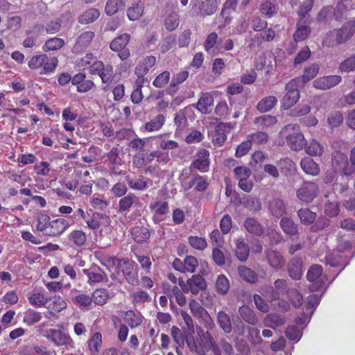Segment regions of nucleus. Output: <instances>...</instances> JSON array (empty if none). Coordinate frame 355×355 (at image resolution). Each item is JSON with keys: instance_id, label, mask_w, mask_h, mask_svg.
Returning a JSON list of instances; mask_svg holds the SVG:
<instances>
[{"instance_id": "1", "label": "nucleus", "mask_w": 355, "mask_h": 355, "mask_svg": "<svg viewBox=\"0 0 355 355\" xmlns=\"http://www.w3.org/2000/svg\"><path fill=\"white\" fill-rule=\"evenodd\" d=\"M355 33V21H347L340 28H334L324 36L322 44L328 47L347 42Z\"/></svg>"}, {"instance_id": "2", "label": "nucleus", "mask_w": 355, "mask_h": 355, "mask_svg": "<svg viewBox=\"0 0 355 355\" xmlns=\"http://www.w3.org/2000/svg\"><path fill=\"white\" fill-rule=\"evenodd\" d=\"M297 124H288L282 130L285 137L286 144L293 150H301L306 145L304 135L300 131Z\"/></svg>"}, {"instance_id": "3", "label": "nucleus", "mask_w": 355, "mask_h": 355, "mask_svg": "<svg viewBox=\"0 0 355 355\" xmlns=\"http://www.w3.org/2000/svg\"><path fill=\"white\" fill-rule=\"evenodd\" d=\"M299 79H292L285 87L286 94L282 100V107L288 110L295 105L300 98Z\"/></svg>"}, {"instance_id": "4", "label": "nucleus", "mask_w": 355, "mask_h": 355, "mask_svg": "<svg viewBox=\"0 0 355 355\" xmlns=\"http://www.w3.org/2000/svg\"><path fill=\"white\" fill-rule=\"evenodd\" d=\"M319 193V187L314 182H304L296 191L299 200L309 204L313 201Z\"/></svg>"}, {"instance_id": "5", "label": "nucleus", "mask_w": 355, "mask_h": 355, "mask_svg": "<svg viewBox=\"0 0 355 355\" xmlns=\"http://www.w3.org/2000/svg\"><path fill=\"white\" fill-rule=\"evenodd\" d=\"M192 10L198 16L205 17L214 15L218 10L217 0H192Z\"/></svg>"}, {"instance_id": "6", "label": "nucleus", "mask_w": 355, "mask_h": 355, "mask_svg": "<svg viewBox=\"0 0 355 355\" xmlns=\"http://www.w3.org/2000/svg\"><path fill=\"white\" fill-rule=\"evenodd\" d=\"M130 40V35L128 33H123L112 41L110 48L113 51L118 52V55L122 60H125L130 55V51L126 47Z\"/></svg>"}, {"instance_id": "7", "label": "nucleus", "mask_w": 355, "mask_h": 355, "mask_svg": "<svg viewBox=\"0 0 355 355\" xmlns=\"http://www.w3.org/2000/svg\"><path fill=\"white\" fill-rule=\"evenodd\" d=\"M332 165L336 171L340 172L341 175L351 177L352 171L347 156L340 151L332 153Z\"/></svg>"}, {"instance_id": "8", "label": "nucleus", "mask_w": 355, "mask_h": 355, "mask_svg": "<svg viewBox=\"0 0 355 355\" xmlns=\"http://www.w3.org/2000/svg\"><path fill=\"white\" fill-rule=\"evenodd\" d=\"M44 336L57 346L73 347V340L70 336L61 330L49 329L45 331Z\"/></svg>"}, {"instance_id": "9", "label": "nucleus", "mask_w": 355, "mask_h": 355, "mask_svg": "<svg viewBox=\"0 0 355 355\" xmlns=\"http://www.w3.org/2000/svg\"><path fill=\"white\" fill-rule=\"evenodd\" d=\"M268 209L270 214L277 219L282 218L287 214V205L279 197H273L268 200Z\"/></svg>"}, {"instance_id": "10", "label": "nucleus", "mask_w": 355, "mask_h": 355, "mask_svg": "<svg viewBox=\"0 0 355 355\" xmlns=\"http://www.w3.org/2000/svg\"><path fill=\"white\" fill-rule=\"evenodd\" d=\"M322 272L323 268L320 265L314 264L309 268L306 274V278L310 282H311L309 286L310 291H317L322 287V283L318 281V279L322 275Z\"/></svg>"}, {"instance_id": "11", "label": "nucleus", "mask_w": 355, "mask_h": 355, "mask_svg": "<svg viewBox=\"0 0 355 355\" xmlns=\"http://www.w3.org/2000/svg\"><path fill=\"white\" fill-rule=\"evenodd\" d=\"M342 80L339 75H331L318 78L313 82V87L321 90H327L338 85Z\"/></svg>"}, {"instance_id": "12", "label": "nucleus", "mask_w": 355, "mask_h": 355, "mask_svg": "<svg viewBox=\"0 0 355 355\" xmlns=\"http://www.w3.org/2000/svg\"><path fill=\"white\" fill-rule=\"evenodd\" d=\"M123 264L119 270L123 273L125 280L132 286H136L139 284L137 272L134 270L132 263L130 262L128 258H123Z\"/></svg>"}, {"instance_id": "13", "label": "nucleus", "mask_w": 355, "mask_h": 355, "mask_svg": "<svg viewBox=\"0 0 355 355\" xmlns=\"http://www.w3.org/2000/svg\"><path fill=\"white\" fill-rule=\"evenodd\" d=\"M156 58L153 55L146 57L136 67L135 73L139 79H145L144 76L147 74L149 70L155 64Z\"/></svg>"}, {"instance_id": "14", "label": "nucleus", "mask_w": 355, "mask_h": 355, "mask_svg": "<svg viewBox=\"0 0 355 355\" xmlns=\"http://www.w3.org/2000/svg\"><path fill=\"white\" fill-rule=\"evenodd\" d=\"M69 226V222L64 218H58L50 222L48 226V231L46 235L49 236H56L62 234Z\"/></svg>"}, {"instance_id": "15", "label": "nucleus", "mask_w": 355, "mask_h": 355, "mask_svg": "<svg viewBox=\"0 0 355 355\" xmlns=\"http://www.w3.org/2000/svg\"><path fill=\"white\" fill-rule=\"evenodd\" d=\"M209 153L207 150L201 149L197 153V158L192 162L191 167H193L200 172L208 171L209 166Z\"/></svg>"}, {"instance_id": "16", "label": "nucleus", "mask_w": 355, "mask_h": 355, "mask_svg": "<svg viewBox=\"0 0 355 355\" xmlns=\"http://www.w3.org/2000/svg\"><path fill=\"white\" fill-rule=\"evenodd\" d=\"M202 114H206L211 112L214 107V98L210 93H202L195 105Z\"/></svg>"}, {"instance_id": "17", "label": "nucleus", "mask_w": 355, "mask_h": 355, "mask_svg": "<svg viewBox=\"0 0 355 355\" xmlns=\"http://www.w3.org/2000/svg\"><path fill=\"white\" fill-rule=\"evenodd\" d=\"M279 226L283 232L289 236L300 234L299 225L291 217H282L279 221Z\"/></svg>"}, {"instance_id": "18", "label": "nucleus", "mask_w": 355, "mask_h": 355, "mask_svg": "<svg viewBox=\"0 0 355 355\" xmlns=\"http://www.w3.org/2000/svg\"><path fill=\"white\" fill-rule=\"evenodd\" d=\"M303 261L300 257L292 258L288 264V272L289 276L295 280L301 279L302 275Z\"/></svg>"}, {"instance_id": "19", "label": "nucleus", "mask_w": 355, "mask_h": 355, "mask_svg": "<svg viewBox=\"0 0 355 355\" xmlns=\"http://www.w3.org/2000/svg\"><path fill=\"white\" fill-rule=\"evenodd\" d=\"M95 36L93 31H86L82 33L77 39L75 45L73 47V51L75 53H80V51L86 49L91 44Z\"/></svg>"}, {"instance_id": "20", "label": "nucleus", "mask_w": 355, "mask_h": 355, "mask_svg": "<svg viewBox=\"0 0 355 355\" xmlns=\"http://www.w3.org/2000/svg\"><path fill=\"white\" fill-rule=\"evenodd\" d=\"M266 259L270 266L275 269L282 268L285 263L283 255L277 250L267 249L265 250Z\"/></svg>"}, {"instance_id": "21", "label": "nucleus", "mask_w": 355, "mask_h": 355, "mask_svg": "<svg viewBox=\"0 0 355 355\" xmlns=\"http://www.w3.org/2000/svg\"><path fill=\"white\" fill-rule=\"evenodd\" d=\"M245 230L250 234L261 236L264 232L263 226L254 218L248 217L244 221Z\"/></svg>"}, {"instance_id": "22", "label": "nucleus", "mask_w": 355, "mask_h": 355, "mask_svg": "<svg viewBox=\"0 0 355 355\" xmlns=\"http://www.w3.org/2000/svg\"><path fill=\"white\" fill-rule=\"evenodd\" d=\"M189 285V291L196 295L200 291H203L207 288V283L202 276L200 275H193L191 278L188 279Z\"/></svg>"}, {"instance_id": "23", "label": "nucleus", "mask_w": 355, "mask_h": 355, "mask_svg": "<svg viewBox=\"0 0 355 355\" xmlns=\"http://www.w3.org/2000/svg\"><path fill=\"white\" fill-rule=\"evenodd\" d=\"M239 313L241 318L249 324L255 325L259 322V318L254 310L247 305L240 306Z\"/></svg>"}, {"instance_id": "24", "label": "nucleus", "mask_w": 355, "mask_h": 355, "mask_svg": "<svg viewBox=\"0 0 355 355\" xmlns=\"http://www.w3.org/2000/svg\"><path fill=\"white\" fill-rule=\"evenodd\" d=\"M216 321L220 328L225 333L230 334L233 327L230 315L224 311H220L216 315Z\"/></svg>"}, {"instance_id": "25", "label": "nucleus", "mask_w": 355, "mask_h": 355, "mask_svg": "<svg viewBox=\"0 0 355 355\" xmlns=\"http://www.w3.org/2000/svg\"><path fill=\"white\" fill-rule=\"evenodd\" d=\"M300 166L308 175L316 176L320 173L319 165L311 157L303 158L300 162Z\"/></svg>"}, {"instance_id": "26", "label": "nucleus", "mask_w": 355, "mask_h": 355, "mask_svg": "<svg viewBox=\"0 0 355 355\" xmlns=\"http://www.w3.org/2000/svg\"><path fill=\"white\" fill-rule=\"evenodd\" d=\"M300 223L304 225H312L315 222L317 214L309 208H301L297 211Z\"/></svg>"}, {"instance_id": "27", "label": "nucleus", "mask_w": 355, "mask_h": 355, "mask_svg": "<svg viewBox=\"0 0 355 355\" xmlns=\"http://www.w3.org/2000/svg\"><path fill=\"white\" fill-rule=\"evenodd\" d=\"M100 14L101 12L98 9L94 8H89L78 17V21L81 24H92L99 17Z\"/></svg>"}, {"instance_id": "28", "label": "nucleus", "mask_w": 355, "mask_h": 355, "mask_svg": "<svg viewBox=\"0 0 355 355\" xmlns=\"http://www.w3.org/2000/svg\"><path fill=\"white\" fill-rule=\"evenodd\" d=\"M319 72V65L313 63L311 65L306 67L304 70V74L300 77H297L295 79H299V84L303 85L313 78H314Z\"/></svg>"}, {"instance_id": "29", "label": "nucleus", "mask_w": 355, "mask_h": 355, "mask_svg": "<svg viewBox=\"0 0 355 355\" xmlns=\"http://www.w3.org/2000/svg\"><path fill=\"white\" fill-rule=\"evenodd\" d=\"M277 165L282 173L285 175H294L297 171L295 162L288 157H284L278 161Z\"/></svg>"}, {"instance_id": "30", "label": "nucleus", "mask_w": 355, "mask_h": 355, "mask_svg": "<svg viewBox=\"0 0 355 355\" xmlns=\"http://www.w3.org/2000/svg\"><path fill=\"white\" fill-rule=\"evenodd\" d=\"M238 272L241 278L248 283L254 284L258 281V275L257 273L245 266H239Z\"/></svg>"}, {"instance_id": "31", "label": "nucleus", "mask_w": 355, "mask_h": 355, "mask_svg": "<svg viewBox=\"0 0 355 355\" xmlns=\"http://www.w3.org/2000/svg\"><path fill=\"white\" fill-rule=\"evenodd\" d=\"M132 235L135 241L138 243L147 242L150 234L149 230L143 226H136L132 230Z\"/></svg>"}, {"instance_id": "32", "label": "nucleus", "mask_w": 355, "mask_h": 355, "mask_svg": "<svg viewBox=\"0 0 355 355\" xmlns=\"http://www.w3.org/2000/svg\"><path fill=\"white\" fill-rule=\"evenodd\" d=\"M277 98L274 96L264 97L257 105V110L261 113H264L271 110L277 104Z\"/></svg>"}, {"instance_id": "33", "label": "nucleus", "mask_w": 355, "mask_h": 355, "mask_svg": "<svg viewBox=\"0 0 355 355\" xmlns=\"http://www.w3.org/2000/svg\"><path fill=\"white\" fill-rule=\"evenodd\" d=\"M236 249L235 254L239 260L245 261L249 256L250 249L243 239H238L236 242Z\"/></svg>"}, {"instance_id": "34", "label": "nucleus", "mask_w": 355, "mask_h": 355, "mask_svg": "<svg viewBox=\"0 0 355 355\" xmlns=\"http://www.w3.org/2000/svg\"><path fill=\"white\" fill-rule=\"evenodd\" d=\"M171 336L174 341L177 343L178 347H176V352L178 355L181 354V352L179 348H183L184 346V342L188 338L182 334V331L177 326H173L171 328Z\"/></svg>"}, {"instance_id": "35", "label": "nucleus", "mask_w": 355, "mask_h": 355, "mask_svg": "<svg viewBox=\"0 0 355 355\" xmlns=\"http://www.w3.org/2000/svg\"><path fill=\"white\" fill-rule=\"evenodd\" d=\"M125 4L123 0H107L105 7V12L109 16H112L120 10L125 8Z\"/></svg>"}, {"instance_id": "36", "label": "nucleus", "mask_w": 355, "mask_h": 355, "mask_svg": "<svg viewBox=\"0 0 355 355\" xmlns=\"http://www.w3.org/2000/svg\"><path fill=\"white\" fill-rule=\"evenodd\" d=\"M212 259L215 263L218 266H223L227 261L230 263V253H224L222 250L217 248L212 250Z\"/></svg>"}, {"instance_id": "37", "label": "nucleus", "mask_w": 355, "mask_h": 355, "mask_svg": "<svg viewBox=\"0 0 355 355\" xmlns=\"http://www.w3.org/2000/svg\"><path fill=\"white\" fill-rule=\"evenodd\" d=\"M240 204L243 205L248 209L257 212L261 209V203L259 198L250 196L247 198H243L239 201Z\"/></svg>"}, {"instance_id": "38", "label": "nucleus", "mask_w": 355, "mask_h": 355, "mask_svg": "<svg viewBox=\"0 0 355 355\" xmlns=\"http://www.w3.org/2000/svg\"><path fill=\"white\" fill-rule=\"evenodd\" d=\"M150 141V138H135L130 142L129 146L135 151L144 153L148 150L147 146Z\"/></svg>"}, {"instance_id": "39", "label": "nucleus", "mask_w": 355, "mask_h": 355, "mask_svg": "<svg viewBox=\"0 0 355 355\" xmlns=\"http://www.w3.org/2000/svg\"><path fill=\"white\" fill-rule=\"evenodd\" d=\"M138 201V198L135 195L130 193L122 198L119 200V210L120 212L128 211L130 207Z\"/></svg>"}, {"instance_id": "40", "label": "nucleus", "mask_w": 355, "mask_h": 355, "mask_svg": "<svg viewBox=\"0 0 355 355\" xmlns=\"http://www.w3.org/2000/svg\"><path fill=\"white\" fill-rule=\"evenodd\" d=\"M165 116L163 114H158L155 119L145 124V128L149 132L159 130L164 125Z\"/></svg>"}, {"instance_id": "41", "label": "nucleus", "mask_w": 355, "mask_h": 355, "mask_svg": "<svg viewBox=\"0 0 355 355\" xmlns=\"http://www.w3.org/2000/svg\"><path fill=\"white\" fill-rule=\"evenodd\" d=\"M69 240L75 245L80 247L86 242V235L81 230H73L69 234Z\"/></svg>"}, {"instance_id": "42", "label": "nucleus", "mask_w": 355, "mask_h": 355, "mask_svg": "<svg viewBox=\"0 0 355 355\" xmlns=\"http://www.w3.org/2000/svg\"><path fill=\"white\" fill-rule=\"evenodd\" d=\"M306 152L310 155H321L323 153V147L315 139H312L309 143L306 142Z\"/></svg>"}, {"instance_id": "43", "label": "nucleus", "mask_w": 355, "mask_h": 355, "mask_svg": "<svg viewBox=\"0 0 355 355\" xmlns=\"http://www.w3.org/2000/svg\"><path fill=\"white\" fill-rule=\"evenodd\" d=\"M64 45V41L63 39L58 37H53L49 39L44 46H43V49L44 51H55L60 49Z\"/></svg>"}, {"instance_id": "44", "label": "nucleus", "mask_w": 355, "mask_h": 355, "mask_svg": "<svg viewBox=\"0 0 355 355\" xmlns=\"http://www.w3.org/2000/svg\"><path fill=\"white\" fill-rule=\"evenodd\" d=\"M216 288L218 293L220 295L226 294L230 288V282L228 279L224 275H220L216 282Z\"/></svg>"}, {"instance_id": "45", "label": "nucleus", "mask_w": 355, "mask_h": 355, "mask_svg": "<svg viewBox=\"0 0 355 355\" xmlns=\"http://www.w3.org/2000/svg\"><path fill=\"white\" fill-rule=\"evenodd\" d=\"M266 322L267 323V326L275 329L277 327L284 324L286 319L284 316L278 314H269L266 316Z\"/></svg>"}, {"instance_id": "46", "label": "nucleus", "mask_w": 355, "mask_h": 355, "mask_svg": "<svg viewBox=\"0 0 355 355\" xmlns=\"http://www.w3.org/2000/svg\"><path fill=\"white\" fill-rule=\"evenodd\" d=\"M83 272L88 277L87 282L89 284L99 283L105 279L107 280V276L106 274H102L98 272H92L87 269H83Z\"/></svg>"}, {"instance_id": "47", "label": "nucleus", "mask_w": 355, "mask_h": 355, "mask_svg": "<svg viewBox=\"0 0 355 355\" xmlns=\"http://www.w3.org/2000/svg\"><path fill=\"white\" fill-rule=\"evenodd\" d=\"M324 214L329 217H335L340 212V202L338 201L331 202L328 200L324 204Z\"/></svg>"}, {"instance_id": "48", "label": "nucleus", "mask_w": 355, "mask_h": 355, "mask_svg": "<svg viewBox=\"0 0 355 355\" xmlns=\"http://www.w3.org/2000/svg\"><path fill=\"white\" fill-rule=\"evenodd\" d=\"M311 31V27L306 25H302L297 28L293 34V40L295 42H301L306 39Z\"/></svg>"}, {"instance_id": "49", "label": "nucleus", "mask_w": 355, "mask_h": 355, "mask_svg": "<svg viewBox=\"0 0 355 355\" xmlns=\"http://www.w3.org/2000/svg\"><path fill=\"white\" fill-rule=\"evenodd\" d=\"M254 124L262 128L274 125L277 122V119L271 115H263L255 118Z\"/></svg>"}, {"instance_id": "50", "label": "nucleus", "mask_w": 355, "mask_h": 355, "mask_svg": "<svg viewBox=\"0 0 355 355\" xmlns=\"http://www.w3.org/2000/svg\"><path fill=\"white\" fill-rule=\"evenodd\" d=\"M144 12V7L139 3H135L127 10V15L130 20L135 21L139 19Z\"/></svg>"}, {"instance_id": "51", "label": "nucleus", "mask_w": 355, "mask_h": 355, "mask_svg": "<svg viewBox=\"0 0 355 355\" xmlns=\"http://www.w3.org/2000/svg\"><path fill=\"white\" fill-rule=\"evenodd\" d=\"M330 225V220L326 217H320L315 219L313 224L310 227V231L313 233L318 232Z\"/></svg>"}, {"instance_id": "52", "label": "nucleus", "mask_w": 355, "mask_h": 355, "mask_svg": "<svg viewBox=\"0 0 355 355\" xmlns=\"http://www.w3.org/2000/svg\"><path fill=\"white\" fill-rule=\"evenodd\" d=\"M37 224L36 225V229L37 231L42 232L44 234L46 235V232H47L50 225V217L49 216L45 214H40L37 218Z\"/></svg>"}, {"instance_id": "53", "label": "nucleus", "mask_w": 355, "mask_h": 355, "mask_svg": "<svg viewBox=\"0 0 355 355\" xmlns=\"http://www.w3.org/2000/svg\"><path fill=\"white\" fill-rule=\"evenodd\" d=\"M89 349L97 354L102 346V335L100 332L94 334L88 342Z\"/></svg>"}, {"instance_id": "54", "label": "nucleus", "mask_w": 355, "mask_h": 355, "mask_svg": "<svg viewBox=\"0 0 355 355\" xmlns=\"http://www.w3.org/2000/svg\"><path fill=\"white\" fill-rule=\"evenodd\" d=\"M340 72H350L355 71V54L344 60L338 67Z\"/></svg>"}, {"instance_id": "55", "label": "nucleus", "mask_w": 355, "mask_h": 355, "mask_svg": "<svg viewBox=\"0 0 355 355\" xmlns=\"http://www.w3.org/2000/svg\"><path fill=\"white\" fill-rule=\"evenodd\" d=\"M179 16L176 12L168 15L164 21V26L168 31H174L179 25Z\"/></svg>"}, {"instance_id": "56", "label": "nucleus", "mask_w": 355, "mask_h": 355, "mask_svg": "<svg viewBox=\"0 0 355 355\" xmlns=\"http://www.w3.org/2000/svg\"><path fill=\"white\" fill-rule=\"evenodd\" d=\"M248 138L252 144L254 143L257 145H261L266 144L268 141L269 137L265 132L257 131L248 135Z\"/></svg>"}, {"instance_id": "57", "label": "nucleus", "mask_w": 355, "mask_h": 355, "mask_svg": "<svg viewBox=\"0 0 355 355\" xmlns=\"http://www.w3.org/2000/svg\"><path fill=\"white\" fill-rule=\"evenodd\" d=\"M285 334L288 339L297 342L302 335V331L295 325L288 326L285 330Z\"/></svg>"}, {"instance_id": "58", "label": "nucleus", "mask_w": 355, "mask_h": 355, "mask_svg": "<svg viewBox=\"0 0 355 355\" xmlns=\"http://www.w3.org/2000/svg\"><path fill=\"white\" fill-rule=\"evenodd\" d=\"M41 319L42 315L39 312L28 309L24 317V322L31 326L39 322Z\"/></svg>"}, {"instance_id": "59", "label": "nucleus", "mask_w": 355, "mask_h": 355, "mask_svg": "<svg viewBox=\"0 0 355 355\" xmlns=\"http://www.w3.org/2000/svg\"><path fill=\"white\" fill-rule=\"evenodd\" d=\"M103 83H111L114 78L113 67L111 64H105L102 69L100 76Z\"/></svg>"}, {"instance_id": "60", "label": "nucleus", "mask_w": 355, "mask_h": 355, "mask_svg": "<svg viewBox=\"0 0 355 355\" xmlns=\"http://www.w3.org/2000/svg\"><path fill=\"white\" fill-rule=\"evenodd\" d=\"M189 243L195 249L203 250L207 246V243L205 239L197 236H191L188 239Z\"/></svg>"}, {"instance_id": "61", "label": "nucleus", "mask_w": 355, "mask_h": 355, "mask_svg": "<svg viewBox=\"0 0 355 355\" xmlns=\"http://www.w3.org/2000/svg\"><path fill=\"white\" fill-rule=\"evenodd\" d=\"M47 60L46 54H40L34 55L28 62V67L32 69H36L41 67Z\"/></svg>"}, {"instance_id": "62", "label": "nucleus", "mask_w": 355, "mask_h": 355, "mask_svg": "<svg viewBox=\"0 0 355 355\" xmlns=\"http://www.w3.org/2000/svg\"><path fill=\"white\" fill-rule=\"evenodd\" d=\"M126 180L129 187L133 189L144 190L147 187V182L142 178H130L129 176H127Z\"/></svg>"}, {"instance_id": "63", "label": "nucleus", "mask_w": 355, "mask_h": 355, "mask_svg": "<svg viewBox=\"0 0 355 355\" xmlns=\"http://www.w3.org/2000/svg\"><path fill=\"white\" fill-rule=\"evenodd\" d=\"M329 124L333 127L336 128L340 126L343 122V113L340 111H335L331 112L328 117Z\"/></svg>"}, {"instance_id": "64", "label": "nucleus", "mask_w": 355, "mask_h": 355, "mask_svg": "<svg viewBox=\"0 0 355 355\" xmlns=\"http://www.w3.org/2000/svg\"><path fill=\"white\" fill-rule=\"evenodd\" d=\"M28 300L32 305L41 306L45 305L49 299L40 293H34L28 296Z\"/></svg>"}]
</instances>
